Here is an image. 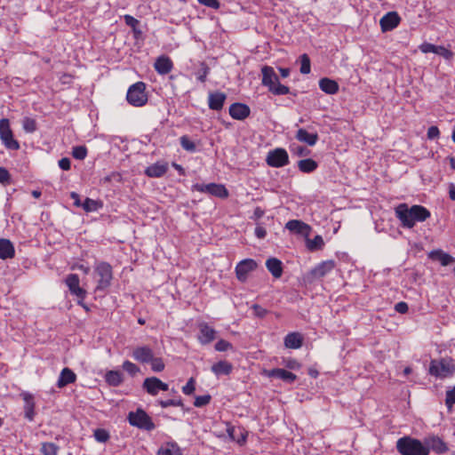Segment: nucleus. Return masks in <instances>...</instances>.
<instances>
[{
	"label": "nucleus",
	"instance_id": "1",
	"mask_svg": "<svg viewBox=\"0 0 455 455\" xmlns=\"http://www.w3.org/2000/svg\"><path fill=\"white\" fill-rule=\"evenodd\" d=\"M396 450L401 455H428V448L421 441L411 436H403L397 440Z\"/></svg>",
	"mask_w": 455,
	"mask_h": 455
},
{
	"label": "nucleus",
	"instance_id": "2",
	"mask_svg": "<svg viewBox=\"0 0 455 455\" xmlns=\"http://www.w3.org/2000/svg\"><path fill=\"white\" fill-rule=\"evenodd\" d=\"M262 84L268 88L275 95H286L290 92V88L286 85L281 84L277 75L274 68L269 66H264L261 68Z\"/></svg>",
	"mask_w": 455,
	"mask_h": 455
},
{
	"label": "nucleus",
	"instance_id": "3",
	"mask_svg": "<svg viewBox=\"0 0 455 455\" xmlns=\"http://www.w3.org/2000/svg\"><path fill=\"white\" fill-rule=\"evenodd\" d=\"M428 372L438 379L450 378L455 372V364L450 357L433 359L430 362Z\"/></svg>",
	"mask_w": 455,
	"mask_h": 455
},
{
	"label": "nucleus",
	"instance_id": "4",
	"mask_svg": "<svg viewBox=\"0 0 455 455\" xmlns=\"http://www.w3.org/2000/svg\"><path fill=\"white\" fill-rule=\"evenodd\" d=\"M94 278L97 282L95 291H106L113 278L112 267L107 262H100L94 267Z\"/></svg>",
	"mask_w": 455,
	"mask_h": 455
},
{
	"label": "nucleus",
	"instance_id": "5",
	"mask_svg": "<svg viewBox=\"0 0 455 455\" xmlns=\"http://www.w3.org/2000/svg\"><path fill=\"white\" fill-rule=\"evenodd\" d=\"M126 100L133 107H143L148 102L146 84L143 82H137L132 84L127 91Z\"/></svg>",
	"mask_w": 455,
	"mask_h": 455
},
{
	"label": "nucleus",
	"instance_id": "6",
	"mask_svg": "<svg viewBox=\"0 0 455 455\" xmlns=\"http://www.w3.org/2000/svg\"><path fill=\"white\" fill-rule=\"evenodd\" d=\"M128 421L132 426L140 429L151 431L156 428L151 418L142 409L129 412Z\"/></svg>",
	"mask_w": 455,
	"mask_h": 455
},
{
	"label": "nucleus",
	"instance_id": "7",
	"mask_svg": "<svg viewBox=\"0 0 455 455\" xmlns=\"http://www.w3.org/2000/svg\"><path fill=\"white\" fill-rule=\"evenodd\" d=\"M0 139L7 149L18 150L20 143L13 138L10 122L6 118L0 120Z\"/></svg>",
	"mask_w": 455,
	"mask_h": 455
},
{
	"label": "nucleus",
	"instance_id": "8",
	"mask_svg": "<svg viewBox=\"0 0 455 455\" xmlns=\"http://www.w3.org/2000/svg\"><path fill=\"white\" fill-rule=\"evenodd\" d=\"M192 190L205 193L219 198H227L228 196V191L225 186L217 183H196L192 186Z\"/></svg>",
	"mask_w": 455,
	"mask_h": 455
},
{
	"label": "nucleus",
	"instance_id": "9",
	"mask_svg": "<svg viewBox=\"0 0 455 455\" xmlns=\"http://www.w3.org/2000/svg\"><path fill=\"white\" fill-rule=\"evenodd\" d=\"M266 162L271 167L280 168L289 164V156L285 149L278 148L267 153Z\"/></svg>",
	"mask_w": 455,
	"mask_h": 455
},
{
	"label": "nucleus",
	"instance_id": "10",
	"mask_svg": "<svg viewBox=\"0 0 455 455\" xmlns=\"http://www.w3.org/2000/svg\"><path fill=\"white\" fill-rule=\"evenodd\" d=\"M258 267V263L252 259H245L237 263L235 267L236 278L244 283L247 281L249 274L253 272Z\"/></svg>",
	"mask_w": 455,
	"mask_h": 455
},
{
	"label": "nucleus",
	"instance_id": "11",
	"mask_svg": "<svg viewBox=\"0 0 455 455\" xmlns=\"http://www.w3.org/2000/svg\"><path fill=\"white\" fill-rule=\"evenodd\" d=\"M142 387L151 395H156L160 390L167 391L169 388L168 384L156 377L146 378Z\"/></svg>",
	"mask_w": 455,
	"mask_h": 455
},
{
	"label": "nucleus",
	"instance_id": "12",
	"mask_svg": "<svg viewBox=\"0 0 455 455\" xmlns=\"http://www.w3.org/2000/svg\"><path fill=\"white\" fill-rule=\"evenodd\" d=\"M395 215L401 221L403 228H411L415 222L411 216V210L405 204H399L395 209Z\"/></svg>",
	"mask_w": 455,
	"mask_h": 455
},
{
	"label": "nucleus",
	"instance_id": "13",
	"mask_svg": "<svg viewBox=\"0 0 455 455\" xmlns=\"http://www.w3.org/2000/svg\"><path fill=\"white\" fill-rule=\"evenodd\" d=\"M65 283L73 295L77 297L79 299H84L85 298L86 291L80 287V280L77 275H68L65 279Z\"/></svg>",
	"mask_w": 455,
	"mask_h": 455
},
{
	"label": "nucleus",
	"instance_id": "14",
	"mask_svg": "<svg viewBox=\"0 0 455 455\" xmlns=\"http://www.w3.org/2000/svg\"><path fill=\"white\" fill-rule=\"evenodd\" d=\"M419 49L423 53H428L433 52L437 55H440L443 57L445 60H451L453 57V52L448 49H446L444 46L442 45H435L430 43H423L419 46Z\"/></svg>",
	"mask_w": 455,
	"mask_h": 455
},
{
	"label": "nucleus",
	"instance_id": "15",
	"mask_svg": "<svg viewBox=\"0 0 455 455\" xmlns=\"http://www.w3.org/2000/svg\"><path fill=\"white\" fill-rule=\"evenodd\" d=\"M401 21V18L396 12L386 13L379 20L382 32H387L395 29Z\"/></svg>",
	"mask_w": 455,
	"mask_h": 455
},
{
	"label": "nucleus",
	"instance_id": "16",
	"mask_svg": "<svg viewBox=\"0 0 455 455\" xmlns=\"http://www.w3.org/2000/svg\"><path fill=\"white\" fill-rule=\"evenodd\" d=\"M265 374L268 378L279 379L287 384H292L297 379V376L294 373L282 368L266 371Z\"/></svg>",
	"mask_w": 455,
	"mask_h": 455
},
{
	"label": "nucleus",
	"instance_id": "17",
	"mask_svg": "<svg viewBox=\"0 0 455 455\" xmlns=\"http://www.w3.org/2000/svg\"><path fill=\"white\" fill-rule=\"evenodd\" d=\"M199 334L198 340L202 345H206L213 341L216 338V331L206 323L198 324Z\"/></svg>",
	"mask_w": 455,
	"mask_h": 455
},
{
	"label": "nucleus",
	"instance_id": "18",
	"mask_svg": "<svg viewBox=\"0 0 455 455\" xmlns=\"http://www.w3.org/2000/svg\"><path fill=\"white\" fill-rule=\"evenodd\" d=\"M425 446L428 448V451L433 450L437 454H443L448 451L446 443L436 435L425 438Z\"/></svg>",
	"mask_w": 455,
	"mask_h": 455
},
{
	"label": "nucleus",
	"instance_id": "19",
	"mask_svg": "<svg viewBox=\"0 0 455 455\" xmlns=\"http://www.w3.org/2000/svg\"><path fill=\"white\" fill-rule=\"evenodd\" d=\"M227 95L224 92L216 91L209 93L208 106L212 110L220 111L222 109Z\"/></svg>",
	"mask_w": 455,
	"mask_h": 455
},
{
	"label": "nucleus",
	"instance_id": "20",
	"mask_svg": "<svg viewBox=\"0 0 455 455\" xmlns=\"http://www.w3.org/2000/svg\"><path fill=\"white\" fill-rule=\"evenodd\" d=\"M250 108L243 103H233L229 107V115L235 120H244L250 116Z\"/></svg>",
	"mask_w": 455,
	"mask_h": 455
},
{
	"label": "nucleus",
	"instance_id": "21",
	"mask_svg": "<svg viewBox=\"0 0 455 455\" xmlns=\"http://www.w3.org/2000/svg\"><path fill=\"white\" fill-rule=\"evenodd\" d=\"M154 352L148 346L138 347L132 351V357L142 363H148L153 359Z\"/></svg>",
	"mask_w": 455,
	"mask_h": 455
},
{
	"label": "nucleus",
	"instance_id": "22",
	"mask_svg": "<svg viewBox=\"0 0 455 455\" xmlns=\"http://www.w3.org/2000/svg\"><path fill=\"white\" fill-rule=\"evenodd\" d=\"M154 68L159 75H166L173 68V63L170 57L161 55L156 60Z\"/></svg>",
	"mask_w": 455,
	"mask_h": 455
},
{
	"label": "nucleus",
	"instance_id": "23",
	"mask_svg": "<svg viewBox=\"0 0 455 455\" xmlns=\"http://www.w3.org/2000/svg\"><path fill=\"white\" fill-rule=\"evenodd\" d=\"M285 228L292 233H295L298 235H308L309 231H310V227L307 224L304 223L301 220H289L285 224Z\"/></svg>",
	"mask_w": 455,
	"mask_h": 455
},
{
	"label": "nucleus",
	"instance_id": "24",
	"mask_svg": "<svg viewBox=\"0 0 455 455\" xmlns=\"http://www.w3.org/2000/svg\"><path fill=\"white\" fill-rule=\"evenodd\" d=\"M167 170V164L157 162L147 167L145 174L151 178H160L166 173Z\"/></svg>",
	"mask_w": 455,
	"mask_h": 455
},
{
	"label": "nucleus",
	"instance_id": "25",
	"mask_svg": "<svg viewBox=\"0 0 455 455\" xmlns=\"http://www.w3.org/2000/svg\"><path fill=\"white\" fill-rule=\"evenodd\" d=\"M285 347L298 349L302 347L303 337L299 332H290L283 339Z\"/></svg>",
	"mask_w": 455,
	"mask_h": 455
},
{
	"label": "nucleus",
	"instance_id": "26",
	"mask_svg": "<svg viewBox=\"0 0 455 455\" xmlns=\"http://www.w3.org/2000/svg\"><path fill=\"white\" fill-rule=\"evenodd\" d=\"M333 268L334 261H323L311 270V275H313L314 278H321L323 277L329 272H331Z\"/></svg>",
	"mask_w": 455,
	"mask_h": 455
},
{
	"label": "nucleus",
	"instance_id": "27",
	"mask_svg": "<svg viewBox=\"0 0 455 455\" xmlns=\"http://www.w3.org/2000/svg\"><path fill=\"white\" fill-rule=\"evenodd\" d=\"M295 138L300 141L304 142L308 146H315L316 142L318 141V134L316 132L315 133H309L305 129L300 128L297 131Z\"/></svg>",
	"mask_w": 455,
	"mask_h": 455
},
{
	"label": "nucleus",
	"instance_id": "28",
	"mask_svg": "<svg viewBox=\"0 0 455 455\" xmlns=\"http://www.w3.org/2000/svg\"><path fill=\"white\" fill-rule=\"evenodd\" d=\"M15 255V250L12 243L4 238L0 239V259H12Z\"/></svg>",
	"mask_w": 455,
	"mask_h": 455
},
{
	"label": "nucleus",
	"instance_id": "29",
	"mask_svg": "<svg viewBox=\"0 0 455 455\" xmlns=\"http://www.w3.org/2000/svg\"><path fill=\"white\" fill-rule=\"evenodd\" d=\"M76 379V375L69 368H64L60 374L57 386L61 388L68 384L74 383Z\"/></svg>",
	"mask_w": 455,
	"mask_h": 455
},
{
	"label": "nucleus",
	"instance_id": "30",
	"mask_svg": "<svg viewBox=\"0 0 455 455\" xmlns=\"http://www.w3.org/2000/svg\"><path fill=\"white\" fill-rule=\"evenodd\" d=\"M411 213L413 217V220L416 223L417 221L422 222L425 221L427 218L430 217V212L421 205H412L411 208Z\"/></svg>",
	"mask_w": 455,
	"mask_h": 455
},
{
	"label": "nucleus",
	"instance_id": "31",
	"mask_svg": "<svg viewBox=\"0 0 455 455\" xmlns=\"http://www.w3.org/2000/svg\"><path fill=\"white\" fill-rule=\"evenodd\" d=\"M266 267L275 278L281 277L283 274V264L281 260L276 258H270L267 260Z\"/></svg>",
	"mask_w": 455,
	"mask_h": 455
},
{
	"label": "nucleus",
	"instance_id": "32",
	"mask_svg": "<svg viewBox=\"0 0 455 455\" xmlns=\"http://www.w3.org/2000/svg\"><path fill=\"white\" fill-rule=\"evenodd\" d=\"M319 87L327 94H335L339 91L338 83L327 77L319 80Z\"/></svg>",
	"mask_w": 455,
	"mask_h": 455
},
{
	"label": "nucleus",
	"instance_id": "33",
	"mask_svg": "<svg viewBox=\"0 0 455 455\" xmlns=\"http://www.w3.org/2000/svg\"><path fill=\"white\" fill-rule=\"evenodd\" d=\"M232 369V364L228 361H220L214 363L211 368L212 371L217 376L228 375L231 373Z\"/></svg>",
	"mask_w": 455,
	"mask_h": 455
},
{
	"label": "nucleus",
	"instance_id": "34",
	"mask_svg": "<svg viewBox=\"0 0 455 455\" xmlns=\"http://www.w3.org/2000/svg\"><path fill=\"white\" fill-rule=\"evenodd\" d=\"M429 256L431 259L440 261L443 266H448L455 261L452 256L441 250L433 251Z\"/></svg>",
	"mask_w": 455,
	"mask_h": 455
},
{
	"label": "nucleus",
	"instance_id": "35",
	"mask_svg": "<svg viewBox=\"0 0 455 455\" xmlns=\"http://www.w3.org/2000/svg\"><path fill=\"white\" fill-rule=\"evenodd\" d=\"M181 454H182L181 450L176 443H167L165 445L162 446L157 451V455H181Z\"/></svg>",
	"mask_w": 455,
	"mask_h": 455
},
{
	"label": "nucleus",
	"instance_id": "36",
	"mask_svg": "<svg viewBox=\"0 0 455 455\" xmlns=\"http://www.w3.org/2000/svg\"><path fill=\"white\" fill-rule=\"evenodd\" d=\"M106 381L113 387H118L123 382V374L119 371H108L105 375Z\"/></svg>",
	"mask_w": 455,
	"mask_h": 455
},
{
	"label": "nucleus",
	"instance_id": "37",
	"mask_svg": "<svg viewBox=\"0 0 455 455\" xmlns=\"http://www.w3.org/2000/svg\"><path fill=\"white\" fill-rule=\"evenodd\" d=\"M317 166V163L311 158L299 160L298 162V167L299 171L305 173L313 172L314 171L316 170Z\"/></svg>",
	"mask_w": 455,
	"mask_h": 455
},
{
	"label": "nucleus",
	"instance_id": "38",
	"mask_svg": "<svg viewBox=\"0 0 455 455\" xmlns=\"http://www.w3.org/2000/svg\"><path fill=\"white\" fill-rule=\"evenodd\" d=\"M307 248L310 251L319 250L324 244L323 237L319 235H315L313 239H307Z\"/></svg>",
	"mask_w": 455,
	"mask_h": 455
},
{
	"label": "nucleus",
	"instance_id": "39",
	"mask_svg": "<svg viewBox=\"0 0 455 455\" xmlns=\"http://www.w3.org/2000/svg\"><path fill=\"white\" fill-rule=\"evenodd\" d=\"M22 127L26 132L32 133L36 131L37 125L35 119L31 117H24L22 120Z\"/></svg>",
	"mask_w": 455,
	"mask_h": 455
},
{
	"label": "nucleus",
	"instance_id": "40",
	"mask_svg": "<svg viewBox=\"0 0 455 455\" xmlns=\"http://www.w3.org/2000/svg\"><path fill=\"white\" fill-rule=\"evenodd\" d=\"M59 451L58 445L53 443H42L41 451L44 455H57Z\"/></svg>",
	"mask_w": 455,
	"mask_h": 455
},
{
	"label": "nucleus",
	"instance_id": "41",
	"mask_svg": "<svg viewBox=\"0 0 455 455\" xmlns=\"http://www.w3.org/2000/svg\"><path fill=\"white\" fill-rule=\"evenodd\" d=\"M82 206L85 212H95L101 206V204L96 200L87 197Z\"/></svg>",
	"mask_w": 455,
	"mask_h": 455
},
{
	"label": "nucleus",
	"instance_id": "42",
	"mask_svg": "<svg viewBox=\"0 0 455 455\" xmlns=\"http://www.w3.org/2000/svg\"><path fill=\"white\" fill-rule=\"evenodd\" d=\"M300 73L304 75L309 74L311 70L310 59L306 53L300 56Z\"/></svg>",
	"mask_w": 455,
	"mask_h": 455
},
{
	"label": "nucleus",
	"instance_id": "43",
	"mask_svg": "<svg viewBox=\"0 0 455 455\" xmlns=\"http://www.w3.org/2000/svg\"><path fill=\"white\" fill-rule=\"evenodd\" d=\"M181 147L188 151V152H195L196 150V144L189 140V138L186 135L181 136L180 139Z\"/></svg>",
	"mask_w": 455,
	"mask_h": 455
},
{
	"label": "nucleus",
	"instance_id": "44",
	"mask_svg": "<svg viewBox=\"0 0 455 455\" xmlns=\"http://www.w3.org/2000/svg\"><path fill=\"white\" fill-rule=\"evenodd\" d=\"M25 410V417L28 420H33L35 416V411H34V402L31 398H26V405L24 407Z\"/></svg>",
	"mask_w": 455,
	"mask_h": 455
},
{
	"label": "nucleus",
	"instance_id": "45",
	"mask_svg": "<svg viewBox=\"0 0 455 455\" xmlns=\"http://www.w3.org/2000/svg\"><path fill=\"white\" fill-rule=\"evenodd\" d=\"M72 156L78 160H84L87 156V148L84 146H76L72 149Z\"/></svg>",
	"mask_w": 455,
	"mask_h": 455
},
{
	"label": "nucleus",
	"instance_id": "46",
	"mask_svg": "<svg viewBox=\"0 0 455 455\" xmlns=\"http://www.w3.org/2000/svg\"><path fill=\"white\" fill-rule=\"evenodd\" d=\"M149 363L153 371L160 372L164 369V363L160 357H155L154 355L153 359L149 361Z\"/></svg>",
	"mask_w": 455,
	"mask_h": 455
},
{
	"label": "nucleus",
	"instance_id": "47",
	"mask_svg": "<svg viewBox=\"0 0 455 455\" xmlns=\"http://www.w3.org/2000/svg\"><path fill=\"white\" fill-rule=\"evenodd\" d=\"M123 369L127 371L131 376H135L140 372V368L130 361H124L123 363Z\"/></svg>",
	"mask_w": 455,
	"mask_h": 455
},
{
	"label": "nucleus",
	"instance_id": "48",
	"mask_svg": "<svg viewBox=\"0 0 455 455\" xmlns=\"http://www.w3.org/2000/svg\"><path fill=\"white\" fill-rule=\"evenodd\" d=\"M94 437L100 443H106L109 439V434L105 429L98 428L94 431Z\"/></svg>",
	"mask_w": 455,
	"mask_h": 455
},
{
	"label": "nucleus",
	"instance_id": "49",
	"mask_svg": "<svg viewBox=\"0 0 455 455\" xmlns=\"http://www.w3.org/2000/svg\"><path fill=\"white\" fill-rule=\"evenodd\" d=\"M158 403L163 408H167L169 406H178V407H182L183 406V403H182V401L180 399L159 400Z\"/></svg>",
	"mask_w": 455,
	"mask_h": 455
},
{
	"label": "nucleus",
	"instance_id": "50",
	"mask_svg": "<svg viewBox=\"0 0 455 455\" xmlns=\"http://www.w3.org/2000/svg\"><path fill=\"white\" fill-rule=\"evenodd\" d=\"M282 363L290 370H299L300 368V363L294 358H283Z\"/></svg>",
	"mask_w": 455,
	"mask_h": 455
},
{
	"label": "nucleus",
	"instance_id": "51",
	"mask_svg": "<svg viewBox=\"0 0 455 455\" xmlns=\"http://www.w3.org/2000/svg\"><path fill=\"white\" fill-rule=\"evenodd\" d=\"M212 396L210 395H198L195 398L194 405L196 407H203L211 402Z\"/></svg>",
	"mask_w": 455,
	"mask_h": 455
},
{
	"label": "nucleus",
	"instance_id": "52",
	"mask_svg": "<svg viewBox=\"0 0 455 455\" xmlns=\"http://www.w3.org/2000/svg\"><path fill=\"white\" fill-rule=\"evenodd\" d=\"M210 72V68L204 63H201V69L197 73V79L201 83H204L206 81V77Z\"/></svg>",
	"mask_w": 455,
	"mask_h": 455
},
{
	"label": "nucleus",
	"instance_id": "53",
	"mask_svg": "<svg viewBox=\"0 0 455 455\" xmlns=\"http://www.w3.org/2000/svg\"><path fill=\"white\" fill-rule=\"evenodd\" d=\"M229 348H232V344L225 339H220L215 344V349L220 352H224L228 350Z\"/></svg>",
	"mask_w": 455,
	"mask_h": 455
},
{
	"label": "nucleus",
	"instance_id": "54",
	"mask_svg": "<svg viewBox=\"0 0 455 455\" xmlns=\"http://www.w3.org/2000/svg\"><path fill=\"white\" fill-rule=\"evenodd\" d=\"M195 383V379L190 378L187 384L182 387V392L188 395L193 394L196 389Z\"/></svg>",
	"mask_w": 455,
	"mask_h": 455
},
{
	"label": "nucleus",
	"instance_id": "55",
	"mask_svg": "<svg viewBox=\"0 0 455 455\" xmlns=\"http://www.w3.org/2000/svg\"><path fill=\"white\" fill-rule=\"evenodd\" d=\"M445 403L448 408H451L455 403V387L446 392Z\"/></svg>",
	"mask_w": 455,
	"mask_h": 455
},
{
	"label": "nucleus",
	"instance_id": "56",
	"mask_svg": "<svg viewBox=\"0 0 455 455\" xmlns=\"http://www.w3.org/2000/svg\"><path fill=\"white\" fill-rule=\"evenodd\" d=\"M124 22L127 26L131 27L132 28L135 29L136 27L139 25L140 21L132 17V15L125 14L124 16Z\"/></svg>",
	"mask_w": 455,
	"mask_h": 455
},
{
	"label": "nucleus",
	"instance_id": "57",
	"mask_svg": "<svg viewBox=\"0 0 455 455\" xmlns=\"http://www.w3.org/2000/svg\"><path fill=\"white\" fill-rule=\"evenodd\" d=\"M251 308L253 310L254 315L259 318H263L267 314V310L258 304L252 305Z\"/></svg>",
	"mask_w": 455,
	"mask_h": 455
},
{
	"label": "nucleus",
	"instance_id": "58",
	"mask_svg": "<svg viewBox=\"0 0 455 455\" xmlns=\"http://www.w3.org/2000/svg\"><path fill=\"white\" fill-rule=\"evenodd\" d=\"M10 181L11 175L9 172L4 167H0V182L3 184H9Z\"/></svg>",
	"mask_w": 455,
	"mask_h": 455
},
{
	"label": "nucleus",
	"instance_id": "59",
	"mask_svg": "<svg viewBox=\"0 0 455 455\" xmlns=\"http://www.w3.org/2000/svg\"><path fill=\"white\" fill-rule=\"evenodd\" d=\"M291 150L299 156H306L310 153V151L303 146L292 147Z\"/></svg>",
	"mask_w": 455,
	"mask_h": 455
},
{
	"label": "nucleus",
	"instance_id": "60",
	"mask_svg": "<svg viewBox=\"0 0 455 455\" xmlns=\"http://www.w3.org/2000/svg\"><path fill=\"white\" fill-rule=\"evenodd\" d=\"M199 4L212 9L220 8V2L218 0H197Z\"/></svg>",
	"mask_w": 455,
	"mask_h": 455
},
{
	"label": "nucleus",
	"instance_id": "61",
	"mask_svg": "<svg viewBox=\"0 0 455 455\" xmlns=\"http://www.w3.org/2000/svg\"><path fill=\"white\" fill-rule=\"evenodd\" d=\"M427 138L429 140H435L437 139L440 135V132L437 126H431L427 130Z\"/></svg>",
	"mask_w": 455,
	"mask_h": 455
},
{
	"label": "nucleus",
	"instance_id": "62",
	"mask_svg": "<svg viewBox=\"0 0 455 455\" xmlns=\"http://www.w3.org/2000/svg\"><path fill=\"white\" fill-rule=\"evenodd\" d=\"M395 309L400 314H405L408 312L409 307L406 302L401 301L395 304Z\"/></svg>",
	"mask_w": 455,
	"mask_h": 455
},
{
	"label": "nucleus",
	"instance_id": "63",
	"mask_svg": "<svg viewBox=\"0 0 455 455\" xmlns=\"http://www.w3.org/2000/svg\"><path fill=\"white\" fill-rule=\"evenodd\" d=\"M59 166L63 171H68L71 166L70 159L68 157H63L59 161Z\"/></svg>",
	"mask_w": 455,
	"mask_h": 455
},
{
	"label": "nucleus",
	"instance_id": "64",
	"mask_svg": "<svg viewBox=\"0 0 455 455\" xmlns=\"http://www.w3.org/2000/svg\"><path fill=\"white\" fill-rule=\"evenodd\" d=\"M255 235L259 239H263L267 235V231L263 227L258 226L255 228Z\"/></svg>",
	"mask_w": 455,
	"mask_h": 455
}]
</instances>
